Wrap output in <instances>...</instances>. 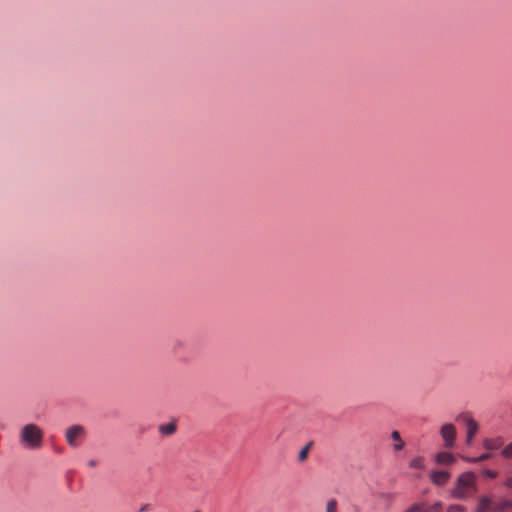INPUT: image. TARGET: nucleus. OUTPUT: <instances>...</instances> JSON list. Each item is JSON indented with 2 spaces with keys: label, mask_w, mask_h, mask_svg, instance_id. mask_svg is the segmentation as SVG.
Masks as SVG:
<instances>
[{
  "label": "nucleus",
  "mask_w": 512,
  "mask_h": 512,
  "mask_svg": "<svg viewBox=\"0 0 512 512\" xmlns=\"http://www.w3.org/2000/svg\"><path fill=\"white\" fill-rule=\"evenodd\" d=\"M382 497L389 499L391 497V495L390 494H382Z\"/></svg>",
  "instance_id": "obj_25"
},
{
  "label": "nucleus",
  "mask_w": 512,
  "mask_h": 512,
  "mask_svg": "<svg viewBox=\"0 0 512 512\" xmlns=\"http://www.w3.org/2000/svg\"><path fill=\"white\" fill-rule=\"evenodd\" d=\"M405 512H423V504L415 503L409 507Z\"/></svg>",
  "instance_id": "obj_18"
},
{
  "label": "nucleus",
  "mask_w": 512,
  "mask_h": 512,
  "mask_svg": "<svg viewBox=\"0 0 512 512\" xmlns=\"http://www.w3.org/2000/svg\"><path fill=\"white\" fill-rule=\"evenodd\" d=\"M312 445H313V442L310 441L300 450V452L298 454V461L299 462H304L307 459L308 453H309Z\"/></svg>",
  "instance_id": "obj_13"
},
{
  "label": "nucleus",
  "mask_w": 512,
  "mask_h": 512,
  "mask_svg": "<svg viewBox=\"0 0 512 512\" xmlns=\"http://www.w3.org/2000/svg\"><path fill=\"white\" fill-rule=\"evenodd\" d=\"M502 455L505 457V458H512V443H510L508 446H506L503 451H502Z\"/></svg>",
  "instance_id": "obj_20"
},
{
  "label": "nucleus",
  "mask_w": 512,
  "mask_h": 512,
  "mask_svg": "<svg viewBox=\"0 0 512 512\" xmlns=\"http://www.w3.org/2000/svg\"><path fill=\"white\" fill-rule=\"evenodd\" d=\"M87 464L89 467H95L97 465V461L92 459V460H89Z\"/></svg>",
  "instance_id": "obj_24"
},
{
  "label": "nucleus",
  "mask_w": 512,
  "mask_h": 512,
  "mask_svg": "<svg viewBox=\"0 0 512 512\" xmlns=\"http://www.w3.org/2000/svg\"><path fill=\"white\" fill-rule=\"evenodd\" d=\"M326 512H337V501L330 499L326 503Z\"/></svg>",
  "instance_id": "obj_15"
},
{
  "label": "nucleus",
  "mask_w": 512,
  "mask_h": 512,
  "mask_svg": "<svg viewBox=\"0 0 512 512\" xmlns=\"http://www.w3.org/2000/svg\"><path fill=\"white\" fill-rule=\"evenodd\" d=\"M85 437L86 430L80 424L72 425L65 430V439L70 447H79Z\"/></svg>",
  "instance_id": "obj_3"
},
{
  "label": "nucleus",
  "mask_w": 512,
  "mask_h": 512,
  "mask_svg": "<svg viewBox=\"0 0 512 512\" xmlns=\"http://www.w3.org/2000/svg\"><path fill=\"white\" fill-rule=\"evenodd\" d=\"M484 474L489 478H495L497 476V472L488 469L484 471Z\"/></svg>",
  "instance_id": "obj_21"
},
{
  "label": "nucleus",
  "mask_w": 512,
  "mask_h": 512,
  "mask_svg": "<svg viewBox=\"0 0 512 512\" xmlns=\"http://www.w3.org/2000/svg\"><path fill=\"white\" fill-rule=\"evenodd\" d=\"M423 461L424 459L422 457H416L411 461L410 466L416 469H421L423 468Z\"/></svg>",
  "instance_id": "obj_16"
},
{
  "label": "nucleus",
  "mask_w": 512,
  "mask_h": 512,
  "mask_svg": "<svg viewBox=\"0 0 512 512\" xmlns=\"http://www.w3.org/2000/svg\"><path fill=\"white\" fill-rule=\"evenodd\" d=\"M457 421H460L466 425L467 428V438L466 443L468 445L472 444L473 437L478 431V423L471 417V415L467 412L460 413L457 418Z\"/></svg>",
  "instance_id": "obj_4"
},
{
  "label": "nucleus",
  "mask_w": 512,
  "mask_h": 512,
  "mask_svg": "<svg viewBox=\"0 0 512 512\" xmlns=\"http://www.w3.org/2000/svg\"><path fill=\"white\" fill-rule=\"evenodd\" d=\"M44 432L36 424L24 425L19 432L20 444L30 450L39 449L43 443Z\"/></svg>",
  "instance_id": "obj_1"
},
{
  "label": "nucleus",
  "mask_w": 512,
  "mask_h": 512,
  "mask_svg": "<svg viewBox=\"0 0 512 512\" xmlns=\"http://www.w3.org/2000/svg\"><path fill=\"white\" fill-rule=\"evenodd\" d=\"M494 501L491 497L483 495L478 499V505L475 512H493Z\"/></svg>",
  "instance_id": "obj_6"
},
{
  "label": "nucleus",
  "mask_w": 512,
  "mask_h": 512,
  "mask_svg": "<svg viewBox=\"0 0 512 512\" xmlns=\"http://www.w3.org/2000/svg\"><path fill=\"white\" fill-rule=\"evenodd\" d=\"M442 507V504L440 502L435 503L434 505L430 507H425L423 505V512H440V509Z\"/></svg>",
  "instance_id": "obj_17"
},
{
  "label": "nucleus",
  "mask_w": 512,
  "mask_h": 512,
  "mask_svg": "<svg viewBox=\"0 0 512 512\" xmlns=\"http://www.w3.org/2000/svg\"><path fill=\"white\" fill-rule=\"evenodd\" d=\"M505 485H506L508 488L512 489V476L506 479V481H505Z\"/></svg>",
  "instance_id": "obj_23"
},
{
  "label": "nucleus",
  "mask_w": 512,
  "mask_h": 512,
  "mask_svg": "<svg viewBox=\"0 0 512 512\" xmlns=\"http://www.w3.org/2000/svg\"><path fill=\"white\" fill-rule=\"evenodd\" d=\"M507 509H512V501L511 500H501L498 502H494L493 512H504Z\"/></svg>",
  "instance_id": "obj_8"
},
{
  "label": "nucleus",
  "mask_w": 512,
  "mask_h": 512,
  "mask_svg": "<svg viewBox=\"0 0 512 512\" xmlns=\"http://www.w3.org/2000/svg\"><path fill=\"white\" fill-rule=\"evenodd\" d=\"M503 445V440L501 438L496 439H486L484 441V447L487 450H496Z\"/></svg>",
  "instance_id": "obj_9"
},
{
  "label": "nucleus",
  "mask_w": 512,
  "mask_h": 512,
  "mask_svg": "<svg viewBox=\"0 0 512 512\" xmlns=\"http://www.w3.org/2000/svg\"><path fill=\"white\" fill-rule=\"evenodd\" d=\"M391 438L395 441L394 450L399 451L404 447V442L401 439L400 433L398 431H393L391 433Z\"/></svg>",
  "instance_id": "obj_12"
},
{
  "label": "nucleus",
  "mask_w": 512,
  "mask_h": 512,
  "mask_svg": "<svg viewBox=\"0 0 512 512\" xmlns=\"http://www.w3.org/2000/svg\"><path fill=\"white\" fill-rule=\"evenodd\" d=\"M440 435L444 440V445L446 448H452L454 446L456 428L453 424H444L440 429Z\"/></svg>",
  "instance_id": "obj_5"
},
{
  "label": "nucleus",
  "mask_w": 512,
  "mask_h": 512,
  "mask_svg": "<svg viewBox=\"0 0 512 512\" xmlns=\"http://www.w3.org/2000/svg\"><path fill=\"white\" fill-rule=\"evenodd\" d=\"M447 512H466V508L461 505H451L449 506Z\"/></svg>",
  "instance_id": "obj_19"
},
{
  "label": "nucleus",
  "mask_w": 512,
  "mask_h": 512,
  "mask_svg": "<svg viewBox=\"0 0 512 512\" xmlns=\"http://www.w3.org/2000/svg\"><path fill=\"white\" fill-rule=\"evenodd\" d=\"M159 431L163 435H172L176 431V425L174 423L162 424L159 426Z\"/></svg>",
  "instance_id": "obj_11"
},
{
  "label": "nucleus",
  "mask_w": 512,
  "mask_h": 512,
  "mask_svg": "<svg viewBox=\"0 0 512 512\" xmlns=\"http://www.w3.org/2000/svg\"><path fill=\"white\" fill-rule=\"evenodd\" d=\"M149 508H150V505H149V504H143V505L140 507L139 511H140V512H146V511H148V510H149Z\"/></svg>",
  "instance_id": "obj_22"
},
{
  "label": "nucleus",
  "mask_w": 512,
  "mask_h": 512,
  "mask_svg": "<svg viewBox=\"0 0 512 512\" xmlns=\"http://www.w3.org/2000/svg\"><path fill=\"white\" fill-rule=\"evenodd\" d=\"M435 460L438 464H450L454 461V457L450 453L440 452L436 455Z\"/></svg>",
  "instance_id": "obj_10"
},
{
  "label": "nucleus",
  "mask_w": 512,
  "mask_h": 512,
  "mask_svg": "<svg viewBox=\"0 0 512 512\" xmlns=\"http://www.w3.org/2000/svg\"><path fill=\"white\" fill-rule=\"evenodd\" d=\"M449 473L446 471H437L432 473V481L437 485H444L449 479Z\"/></svg>",
  "instance_id": "obj_7"
},
{
  "label": "nucleus",
  "mask_w": 512,
  "mask_h": 512,
  "mask_svg": "<svg viewBox=\"0 0 512 512\" xmlns=\"http://www.w3.org/2000/svg\"><path fill=\"white\" fill-rule=\"evenodd\" d=\"M475 478V474L472 472L460 475L452 491L453 497L464 500L473 496L477 491Z\"/></svg>",
  "instance_id": "obj_2"
},
{
  "label": "nucleus",
  "mask_w": 512,
  "mask_h": 512,
  "mask_svg": "<svg viewBox=\"0 0 512 512\" xmlns=\"http://www.w3.org/2000/svg\"><path fill=\"white\" fill-rule=\"evenodd\" d=\"M489 458H490V454L485 453V454H482L481 456L475 457V458H468V457H466L465 460L468 461V462L477 463V462L485 461V460H487Z\"/></svg>",
  "instance_id": "obj_14"
}]
</instances>
